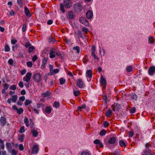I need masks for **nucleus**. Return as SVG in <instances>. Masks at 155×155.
Listing matches in <instances>:
<instances>
[{"instance_id":"f257e3e1","label":"nucleus","mask_w":155,"mask_h":155,"mask_svg":"<svg viewBox=\"0 0 155 155\" xmlns=\"http://www.w3.org/2000/svg\"><path fill=\"white\" fill-rule=\"evenodd\" d=\"M63 3H61L60 5V8L61 12L64 13L65 11L64 10V7L67 8H70L72 6V2L71 0H64Z\"/></svg>"},{"instance_id":"f03ea898","label":"nucleus","mask_w":155,"mask_h":155,"mask_svg":"<svg viewBox=\"0 0 155 155\" xmlns=\"http://www.w3.org/2000/svg\"><path fill=\"white\" fill-rule=\"evenodd\" d=\"M73 8L74 10L77 12H81L83 8L81 4L79 3H76L73 6Z\"/></svg>"},{"instance_id":"7ed1b4c3","label":"nucleus","mask_w":155,"mask_h":155,"mask_svg":"<svg viewBox=\"0 0 155 155\" xmlns=\"http://www.w3.org/2000/svg\"><path fill=\"white\" fill-rule=\"evenodd\" d=\"M33 79L35 82H40L42 80L41 75L39 73L35 74L33 75Z\"/></svg>"},{"instance_id":"20e7f679","label":"nucleus","mask_w":155,"mask_h":155,"mask_svg":"<svg viewBox=\"0 0 155 155\" xmlns=\"http://www.w3.org/2000/svg\"><path fill=\"white\" fill-rule=\"evenodd\" d=\"M32 75V74L31 72H28L26 74V76L24 77L23 78V81H25L26 82H29L30 79Z\"/></svg>"},{"instance_id":"39448f33","label":"nucleus","mask_w":155,"mask_h":155,"mask_svg":"<svg viewBox=\"0 0 155 155\" xmlns=\"http://www.w3.org/2000/svg\"><path fill=\"white\" fill-rule=\"evenodd\" d=\"M92 52L91 53V56L92 57H93L94 59L98 61L99 60V58L97 57V56H96L95 53V48L94 46H92L91 48Z\"/></svg>"},{"instance_id":"423d86ee","label":"nucleus","mask_w":155,"mask_h":155,"mask_svg":"<svg viewBox=\"0 0 155 155\" xmlns=\"http://www.w3.org/2000/svg\"><path fill=\"white\" fill-rule=\"evenodd\" d=\"M76 83L77 86L80 88H83L85 86V84L81 79H77Z\"/></svg>"},{"instance_id":"0eeeda50","label":"nucleus","mask_w":155,"mask_h":155,"mask_svg":"<svg viewBox=\"0 0 155 155\" xmlns=\"http://www.w3.org/2000/svg\"><path fill=\"white\" fill-rule=\"evenodd\" d=\"M12 109L13 110H15L16 111L17 113L20 115L24 111L22 108H20L18 109L15 105H14L12 106Z\"/></svg>"},{"instance_id":"6e6552de","label":"nucleus","mask_w":155,"mask_h":155,"mask_svg":"<svg viewBox=\"0 0 155 155\" xmlns=\"http://www.w3.org/2000/svg\"><path fill=\"white\" fill-rule=\"evenodd\" d=\"M142 155H155L151 149L144 150L142 153Z\"/></svg>"},{"instance_id":"1a4fd4ad","label":"nucleus","mask_w":155,"mask_h":155,"mask_svg":"<svg viewBox=\"0 0 155 155\" xmlns=\"http://www.w3.org/2000/svg\"><path fill=\"white\" fill-rule=\"evenodd\" d=\"M100 82L101 85H103V88L105 89L106 85L107 82L106 79L103 77L102 75L101 76Z\"/></svg>"},{"instance_id":"9d476101","label":"nucleus","mask_w":155,"mask_h":155,"mask_svg":"<svg viewBox=\"0 0 155 155\" xmlns=\"http://www.w3.org/2000/svg\"><path fill=\"white\" fill-rule=\"evenodd\" d=\"M6 119L3 116H2L0 118V125L2 127L5 126L6 124Z\"/></svg>"},{"instance_id":"9b49d317","label":"nucleus","mask_w":155,"mask_h":155,"mask_svg":"<svg viewBox=\"0 0 155 155\" xmlns=\"http://www.w3.org/2000/svg\"><path fill=\"white\" fill-rule=\"evenodd\" d=\"M155 73V66L150 67L148 71V73L149 75L153 76Z\"/></svg>"},{"instance_id":"f8f14e48","label":"nucleus","mask_w":155,"mask_h":155,"mask_svg":"<svg viewBox=\"0 0 155 155\" xmlns=\"http://www.w3.org/2000/svg\"><path fill=\"white\" fill-rule=\"evenodd\" d=\"M120 105L117 103H115L112 106V110L115 111L116 110L118 111L120 109Z\"/></svg>"},{"instance_id":"ddd939ff","label":"nucleus","mask_w":155,"mask_h":155,"mask_svg":"<svg viewBox=\"0 0 155 155\" xmlns=\"http://www.w3.org/2000/svg\"><path fill=\"white\" fill-rule=\"evenodd\" d=\"M75 15L72 11H69L68 14V18L69 19L73 20L75 18Z\"/></svg>"},{"instance_id":"4468645a","label":"nucleus","mask_w":155,"mask_h":155,"mask_svg":"<svg viewBox=\"0 0 155 155\" xmlns=\"http://www.w3.org/2000/svg\"><path fill=\"white\" fill-rule=\"evenodd\" d=\"M79 20L81 23L84 25L87 26H88L89 23L85 18L83 17H81L79 18Z\"/></svg>"},{"instance_id":"2eb2a0df","label":"nucleus","mask_w":155,"mask_h":155,"mask_svg":"<svg viewBox=\"0 0 155 155\" xmlns=\"http://www.w3.org/2000/svg\"><path fill=\"white\" fill-rule=\"evenodd\" d=\"M38 146L37 145H33L32 150V153L33 154H37L38 152Z\"/></svg>"},{"instance_id":"dca6fc26","label":"nucleus","mask_w":155,"mask_h":155,"mask_svg":"<svg viewBox=\"0 0 155 155\" xmlns=\"http://www.w3.org/2000/svg\"><path fill=\"white\" fill-rule=\"evenodd\" d=\"M94 143L95 144H97L99 147L101 148L103 147L104 145L99 139H96L94 141Z\"/></svg>"},{"instance_id":"f3484780","label":"nucleus","mask_w":155,"mask_h":155,"mask_svg":"<svg viewBox=\"0 0 155 155\" xmlns=\"http://www.w3.org/2000/svg\"><path fill=\"white\" fill-rule=\"evenodd\" d=\"M49 55L50 57L51 58H54L56 55L55 53V49L53 48L51 49L49 53Z\"/></svg>"},{"instance_id":"a211bd4d","label":"nucleus","mask_w":155,"mask_h":155,"mask_svg":"<svg viewBox=\"0 0 155 155\" xmlns=\"http://www.w3.org/2000/svg\"><path fill=\"white\" fill-rule=\"evenodd\" d=\"M24 12L25 15L27 17H29L31 16L29 9L26 6L24 7Z\"/></svg>"},{"instance_id":"6ab92c4d","label":"nucleus","mask_w":155,"mask_h":155,"mask_svg":"<svg viewBox=\"0 0 155 155\" xmlns=\"http://www.w3.org/2000/svg\"><path fill=\"white\" fill-rule=\"evenodd\" d=\"M117 141L116 139L114 137H111L108 140V143L110 144H114Z\"/></svg>"},{"instance_id":"aec40b11","label":"nucleus","mask_w":155,"mask_h":155,"mask_svg":"<svg viewBox=\"0 0 155 155\" xmlns=\"http://www.w3.org/2000/svg\"><path fill=\"white\" fill-rule=\"evenodd\" d=\"M86 15L87 18L91 19L93 16V12L91 10H89L87 12Z\"/></svg>"},{"instance_id":"412c9836","label":"nucleus","mask_w":155,"mask_h":155,"mask_svg":"<svg viewBox=\"0 0 155 155\" xmlns=\"http://www.w3.org/2000/svg\"><path fill=\"white\" fill-rule=\"evenodd\" d=\"M51 94V91H48L42 93L41 94V96L43 97H48Z\"/></svg>"},{"instance_id":"4be33fe9","label":"nucleus","mask_w":155,"mask_h":155,"mask_svg":"<svg viewBox=\"0 0 155 155\" xmlns=\"http://www.w3.org/2000/svg\"><path fill=\"white\" fill-rule=\"evenodd\" d=\"M86 77L91 78L92 77V72L91 70H87L86 72Z\"/></svg>"},{"instance_id":"5701e85b","label":"nucleus","mask_w":155,"mask_h":155,"mask_svg":"<svg viewBox=\"0 0 155 155\" xmlns=\"http://www.w3.org/2000/svg\"><path fill=\"white\" fill-rule=\"evenodd\" d=\"M31 132L33 134V136L35 137H37L38 136V132L35 130L34 129H32L31 130Z\"/></svg>"},{"instance_id":"b1692460","label":"nucleus","mask_w":155,"mask_h":155,"mask_svg":"<svg viewBox=\"0 0 155 155\" xmlns=\"http://www.w3.org/2000/svg\"><path fill=\"white\" fill-rule=\"evenodd\" d=\"M112 112L111 110H108L106 112L105 115L107 117H110L111 116Z\"/></svg>"},{"instance_id":"393cba45","label":"nucleus","mask_w":155,"mask_h":155,"mask_svg":"<svg viewBox=\"0 0 155 155\" xmlns=\"http://www.w3.org/2000/svg\"><path fill=\"white\" fill-rule=\"evenodd\" d=\"M6 146L8 151H10V150L12 149V145L10 143L7 142L6 143Z\"/></svg>"},{"instance_id":"a878e982","label":"nucleus","mask_w":155,"mask_h":155,"mask_svg":"<svg viewBox=\"0 0 155 155\" xmlns=\"http://www.w3.org/2000/svg\"><path fill=\"white\" fill-rule=\"evenodd\" d=\"M152 143H150V142L146 143L145 144V147L146 148V149H150L149 148L150 147H152Z\"/></svg>"},{"instance_id":"bb28decb","label":"nucleus","mask_w":155,"mask_h":155,"mask_svg":"<svg viewBox=\"0 0 155 155\" xmlns=\"http://www.w3.org/2000/svg\"><path fill=\"white\" fill-rule=\"evenodd\" d=\"M51 111V108L50 106L47 107L45 109V112L48 114H50Z\"/></svg>"},{"instance_id":"cd10ccee","label":"nucleus","mask_w":155,"mask_h":155,"mask_svg":"<svg viewBox=\"0 0 155 155\" xmlns=\"http://www.w3.org/2000/svg\"><path fill=\"white\" fill-rule=\"evenodd\" d=\"M9 152L11 153V155H16L18 153V152L15 149H13Z\"/></svg>"},{"instance_id":"c85d7f7f","label":"nucleus","mask_w":155,"mask_h":155,"mask_svg":"<svg viewBox=\"0 0 155 155\" xmlns=\"http://www.w3.org/2000/svg\"><path fill=\"white\" fill-rule=\"evenodd\" d=\"M32 101L31 100L26 99L25 102V106H27L29 104L32 103Z\"/></svg>"},{"instance_id":"c756f323","label":"nucleus","mask_w":155,"mask_h":155,"mask_svg":"<svg viewBox=\"0 0 155 155\" xmlns=\"http://www.w3.org/2000/svg\"><path fill=\"white\" fill-rule=\"evenodd\" d=\"M60 106V104L59 102L55 101L54 102L53 107L56 108H58Z\"/></svg>"},{"instance_id":"7c9ffc66","label":"nucleus","mask_w":155,"mask_h":155,"mask_svg":"<svg viewBox=\"0 0 155 155\" xmlns=\"http://www.w3.org/2000/svg\"><path fill=\"white\" fill-rule=\"evenodd\" d=\"M25 137V135L24 134H22L18 138V140L21 141V142H22L24 141V138Z\"/></svg>"},{"instance_id":"2f4dec72","label":"nucleus","mask_w":155,"mask_h":155,"mask_svg":"<svg viewBox=\"0 0 155 155\" xmlns=\"http://www.w3.org/2000/svg\"><path fill=\"white\" fill-rule=\"evenodd\" d=\"M106 133H107V131L105 130L102 129L100 131L99 134L101 136H103L106 134Z\"/></svg>"},{"instance_id":"473e14b6","label":"nucleus","mask_w":155,"mask_h":155,"mask_svg":"<svg viewBox=\"0 0 155 155\" xmlns=\"http://www.w3.org/2000/svg\"><path fill=\"white\" fill-rule=\"evenodd\" d=\"M119 143L120 145L122 147H125L126 146L125 143L122 140H120Z\"/></svg>"},{"instance_id":"72a5a7b5","label":"nucleus","mask_w":155,"mask_h":155,"mask_svg":"<svg viewBox=\"0 0 155 155\" xmlns=\"http://www.w3.org/2000/svg\"><path fill=\"white\" fill-rule=\"evenodd\" d=\"M73 49L75 50H76V52L77 53H79L80 52V48L78 46H76L73 47Z\"/></svg>"},{"instance_id":"f704fd0d","label":"nucleus","mask_w":155,"mask_h":155,"mask_svg":"<svg viewBox=\"0 0 155 155\" xmlns=\"http://www.w3.org/2000/svg\"><path fill=\"white\" fill-rule=\"evenodd\" d=\"M24 122L26 126L28 127L29 124H28L29 121L27 117H25L24 120Z\"/></svg>"},{"instance_id":"c9c22d12","label":"nucleus","mask_w":155,"mask_h":155,"mask_svg":"<svg viewBox=\"0 0 155 155\" xmlns=\"http://www.w3.org/2000/svg\"><path fill=\"white\" fill-rule=\"evenodd\" d=\"M17 2L20 7H22L23 5L22 0H17Z\"/></svg>"},{"instance_id":"e433bc0d","label":"nucleus","mask_w":155,"mask_h":155,"mask_svg":"<svg viewBox=\"0 0 155 155\" xmlns=\"http://www.w3.org/2000/svg\"><path fill=\"white\" fill-rule=\"evenodd\" d=\"M17 96L16 95H14L12 96V100L13 102L15 103L16 102L17 100Z\"/></svg>"},{"instance_id":"4c0bfd02","label":"nucleus","mask_w":155,"mask_h":155,"mask_svg":"<svg viewBox=\"0 0 155 155\" xmlns=\"http://www.w3.org/2000/svg\"><path fill=\"white\" fill-rule=\"evenodd\" d=\"M148 42L149 43L151 44H153L154 43V41L153 38H152V37H151L149 38Z\"/></svg>"},{"instance_id":"58836bf2","label":"nucleus","mask_w":155,"mask_h":155,"mask_svg":"<svg viewBox=\"0 0 155 155\" xmlns=\"http://www.w3.org/2000/svg\"><path fill=\"white\" fill-rule=\"evenodd\" d=\"M131 98L133 100L137 101V96L135 94H134L132 95Z\"/></svg>"},{"instance_id":"ea45409f","label":"nucleus","mask_w":155,"mask_h":155,"mask_svg":"<svg viewBox=\"0 0 155 155\" xmlns=\"http://www.w3.org/2000/svg\"><path fill=\"white\" fill-rule=\"evenodd\" d=\"M28 52L29 53H31L35 49V47L33 46H31L30 47L28 48Z\"/></svg>"},{"instance_id":"a19ab883","label":"nucleus","mask_w":155,"mask_h":155,"mask_svg":"<svg viewBox=\"0 0 155 155\" xmlns=\"http://www.w3.org/2000/svg\"><path fill=\"white\" fill-rule=\"evenodd\" d=\"M82 31L84 32L85 34H86L87 33L88 31V29L87 28H86L85 27H83L82 29Z\"/></svg>"},{"instance_id":"79ce46f5","label":"nucleus","mask_w":155,"mask_h":155,"mask_svg":"<svg viewBox=\"0 0 155 155\" xmlns=\"http://www.w3.org/2000/svg\"><path fill=\"white\" fill-rule=\"evenodd\" d=\"M1 150L2 149L0 147V155H5L6 154V151L5 150H4L1 151Z\"/></svg>"},{"instance_id":"37998d69","label":"nucleus","mask_w":155,"mask_h":155,"mask_svg":"<svg viewBox=\"0 0 155 155\" xmlns=\"http://www.w3.org/2000/svg\"><path fill=\"white\" fill-rule=\"evenodd\" d=\"M133 70V68L131 66H129L127 68V70L128 72H131Z\"/></svg>"},{"instance_id":"c03bdc74","label":"nucleus","mask_w":155,"mask_h":155,"mask_svg":"<svg viewBox=\"0 0 155 155\" xmlns=\"http://www.w3.org/2000/svg\"><path fill=\"white\" fill-rule=\"evenodd\" d=\"M10 48L8 45L6 44L5 46V51L8 52L10 51Z\"/></svg>"},{"instance_id":"a18cd8bd","label":"nucleus","mask_w":155,"mask_h":155,"mask_svg":"<svg viewBox=\"0 0 155 155\" xmlns=\"http://www.w3.org/2000/svg\"><path fill=\"white\" fill-rule=\"evenodd\" d=\"M60 83L61 84H64L65 82V80L63 78H61L60 79Z\"/></svg>"},{"instance_id":"49530a36","label":"nucleus","mask_w":155,"mask_h":155,"mask_svg":"<svg viewBox=\"0 0 155 155\" xmlns=\"http://www.w3.org/2000/svg\"><path fill=\"white\" fill-rule=\"evenodd\" d=\"M25 131V127L24 126H22L20 128L19 132L21 133L24 132Z\"/></svg>"},{"instance_id":"de8ad7c7","label":"nucleus","mask_w":155,"mask_h":155,"mask_svg":"<svg viewBox=\"0 0 155 155\" xmlns=\"http://www.w3.org/2000/svg\"><path fill=\"white\" fill-rule=\"evenodd\" d=\"M59 72V69H54L52 71V72L51 73V75H53L54 74H57Z\"/></svg>"},{"instance_id":"09e8293b","label":"nucleus","mask_w":155,"mask_h":155,"mask_svg":"<svg viewBox=\"0 0 155 155\" xmlns=\"http://www.w3.org/2000/svg\"><path fill=\"white\" fill-rule=\"evenodd\" d=\"M48 42L50 43H55L56 41L54 38H51L48 40Z\"/></svg>"},{"instance_id":"8fccbe9b","label":"nucleus","mask_w":155,"mask_h":155,"mask_svg":"<svg viewBox=\"0 0 155 155\" xmlns=\"http://www.w3.org/2000/svg\"><path fill=\"white\" fill-rule=\"evenodd\" d=\"M16 88V86L15 85H12L9 87V89L13 90H15Z\"/></svg>"},{"instance_id":"3c124183","label":"nucleus","mask_w":155,"mask_h":155,"mask_svg":"<svg viewBox=\"0 0 155 155\" xmlns=\"http://www.w3.org/2000/svg\"><path fill=\"white\" fill-rule=\"evenodd\" d=\"M109 125V123L107 121H104L103 124L104 127L105 128L108 127Z\"/></svg>"},{"instance_id":"603ef678","label":"nucleus","mask_w":155,"mask_h":155,"mask_svg":"<svg viewBox=\"0 0 155 155\" xmlns=\"http://www.w3.org/2000/svg\"><path fill=\"white\" fill-rule=\"evenodd\" d=\"M77 34L81 38H83V34L81 31H79L77 33Z\"/></svg>"},{"instance_id":"864d4df0","label":"nucleus","mask_w":155,"mask_h":155,"mask_svg":"<svg viewBox=\"0 0 155 155\" xmlns=\"http://www.w3.org/2000/svg\"><path fill=\"white\" fill-rule=\"evenodd\" d=\"M74 94L75 97L78 96L80 94V92L79 91H74Z\"/></svg>"},{"instance_id":"5fc2aeb1","label":"nucleus","mask_w":155,"mask_h":155,"mask_svg":"<svg viewBox=\"0 0 155 155\" xmlns=\"http://www.w3.org/2000/svg\"><path fill=\"white\" fill-rule=\"evenodd\" d=\"M130 112L131 113H134L136 112V108L135 107H133L130 109Z\"/></svg>"},{"instance_id":"6e6d98bb","label":"nucleus","mask_w":155,"mask_h":155,"mask_svg":"<svg viewBox=\"0 0 155 155\" xmlns=\"http://www.w3.org/2000/svg\"><path fill=\"white\" fill-rule=\"evenodd\" d=\"M48 58H44L42 60V64H46L48 61Z\"/></svg>"},{"instance_id":"4d7b16f0","label":"nucleus","mask_w":155,"mask_h":155,"mask_svg":"<svg viewBox=\"0 0 155 155\" xmlns=\"http://www.w3.org/2000/svg\"><path fill=\"white\" fill-rule=\"evenodd\" d=\"M31 46V44L28 42H26L25 45V47L26 48H29Z\"/></svg>"},{"instance_id":"13d9d810","label":"nucleus","mask_w":155,"mask_h":155,"mask_svg":"<svg viewBox=\"0 0 155 155\" xmlns=\"http://www.w3.org/2000/svg\"><path fill=\"white\" fill-rule=\"evenodd\" d=\"M3 86L4 87V89L7 90L9 86V84H8L6 83V84H5L3 85Z\"/></svg>"},{"instance_id":"bf43d9fd","label":"nucleus","mask_w":155,"mask_h":155,"mask_svg":"<svg viewBox=\"0 0 155 155\" xmlns=\"http://www.w3.org/2000/svg\"><path fill=\"white\" fill-rule=\"evenodd\" d=\"M134 135V133L132 131H130L128 133V136L129 137H132Z\"/></svg>"},{"instance_id":"052dcab7","label":"nucleus","mask_w":155,"mask_h":155,"mask_svg":"<svg viewBox=\"0 0 155 155\" xmlns=\"http://www.w3.org/2000/svg\"><path fill=\"white\" fill-rule=\"evenodd\" d=\"M27 65L28 66L31 67L32 66V63L31 61H28L27 63Z\"/></svg>"},{"instance_id":"680f3d73","label":"nucleus","mask_w":155,"mask_h":155,"mask_svg":"<svg viewBox=\"0 0 155 155\" xmlns=\"http://www.w3.org/2000/svg\"><path fill=\"white\" fill-rule=\"evenodd\" d=\"M30 127L31 128V129H35V128L34 127V124L33 122L32 121V120L31 121L30 123Z\"/></svg>"},{"instance_id":"e2e57ef3","label":"nucleus","mask_w":155,"mask_h":155,"mask_svg":"<svg viewBox=\"0 0 155 155\" xmlns=\"http://www.w3.org/2000/svg\"><path fill=\"white\" fill-rule=\"evenodd\" d=\"M64 41L66 44H69L71 42V40L70 39L66 38L64 39Z\"/></svg>"},{"instance_id":"0e129e2a","label":"nucleus","mask_w":155,"mask_h":155,"mask_svg":"<svg viewBox=\"0 0 155 155\" xmlns=\"http://www.w3.org/2000/svg\"><path fill=\"white\" fill-rule=\"evenodd\" d=\"M18 84L19 87L21 88H23L24 87L23 82L22 81H20Z\"/></svg>"},{"instance_id":"69168bd1","label":"nucleus","mask_w":155,"mask_h":155,"mask_svg":"<svg viewBox=\"0 0 155 155\" xmlns=\"http://www.w3.org/2000/svg\"><path fill=\"white\" fill-rule=\"evenodd\" d=\"M19 148L20 150H21V151L23 150L24 149L23 145L22 144H20L19 146Z\"/></svg>"},{"instance_id":"338daca9","label":"nucleus","mask_w":155,"mask_h":155,"mask_svg":"<svg viewBox=\"0 0 155 155\" xmlns=\"http://www.w3.org/2000/svg\"><path fill=\"white\" fill-rule=\"evenodd\" d=\"M17 42V41L16 39H12L11 40V43L12 44H15Z\"/></svg>"},{"instance_id":"774afa93","label":"nucleus","mask_w":155,"mask_h":155,"mask_svg":"<svg viewBox=\"0 0 155 155\" xmlns=\"http://www.w3.org/2000/svg\"><path fill=\"white\" fill-rule=\"evenodd\" d=\"M81 155H89V154L86 151H83L81 153Z\"/></svg>"}]
</instances>
